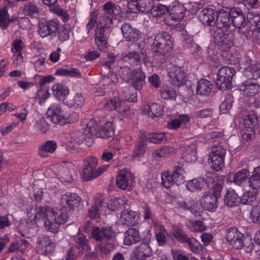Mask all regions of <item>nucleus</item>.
<instances>
[{"mask_svg":"<svg viewBox=\"0 0 260 260\" xmlns=\"http://www.w3.org/2000/svg\"><path fill=\"white\" fill-rule=\"evenodd\" d=\"M225 149L221 146L213 147L209 154V164L212 168L216 171L220 170L224 165Z\"/></svg>","mask_w":260,"mask_h":260,"instance_id":"1a4fd4ad","label":"nucleus"},{"mask_svg":"<svg viewBox=\"0 0 260 260\" xmlns=\"http://www.w3.org/2000/svg\"><path fill=\"white\" fill-rule=\"evenodd\" d=\"M81 201L80 197L75 193L67 192L60 199V206L62 208L71 210L79 205Z\"/></svg>","mask_w":260,"mask_h":260,"instance_id":"aec40b11","label":"nucleus"},{"mask_svg":"<svg viewBox=\"0 0 260 260\" xmlns=\"http://www.w3.org/2000/svg\"><path fill=\"white\" fill-rule=\"evenodd\" d=\"M166 135L167 133L162 132L150 133L147 135L146 138L151 143L158 144L166 140L167 137Z\"/></svg>","mask_w":260,"mask_h":260,"instance_id":"603ef678","label":"nucleus"},{"mask_svg":"<svg viewBox=\"0 0 260 260\" xmlns=\"http://www.w3.org/2000/svg\"><path fill=\"white\" fill-rule=\"evenodd\" d=\"M168 7L172 19L180 21L184 17L186 10L182 4L178 2H174Z\"/></svg>","mask_w":260,"mask_h":260,"instance_id":"bb28decb","label":"nucleus"},{"mask_svg":"<svg viewBox=\"0 0 260 260\" xmlns=\"http://www.w3.org/2000/svg\"><path fill=\"white\" fill-rule=\"evenodd\" d=\"M55 249V244L49 237L43 235L40 236L36 242V250L38 253L48 255Z\"/></svg>","mask_w":260,"mask_h":260,"instance_id":"9d476101","label":"nucleus"},{"mask_svg":"<svg viewBox=\"0 0 260 260\" xmlns=\"http://www.w3.org/2000/svg\"><path fill=\"white\" fill-rule=\"evenodd\" d=\"M230 16L231 14L223 10L216 14L217 29L214 31L212 41L222 51H226L234 45V34L228 30Z\"/></svg>","mask_w":260,"mask_h":260,"instance_id":"f257e3e1","label":"nucleus"},{"mask_svg":"<svg viewBox=\"0 0 260 260\" xmlns=\"http://www.w3.org/2000/svg\"><path fill=\"white\" fill-rule=\"evenodd\" d=\"M52 89L54 96L59 100H63L69 94V89L68 87L62 84H54Z\"/></svg>","mask_w":260,"mask_h":260,"instance_id":"79ce46f5","label":"nucleus"},{"mask_svg":"<svg viewBox=\"0 0 260 260\" xmlns=\"http://www.w3.org/2000/svg\"><path fill=\"white\" fill-rule=\"evenodd\" d=\"M105 109L109 111L116 110L119 113L125 116L131 113L129 106L120 101V98L118 97L108 100L105 104Z\"/></svg>","mask_w":260,"mask_h":260,"instance_id":"f8f14e48","label":"nucleus"},{"mask_svg":"<svg viewBox=\"0 0 260 260\" xmlns=\"http://www.w3.org/2000/svg\"><path fill=\"white\" fill-rule=\"evenodd\" d=\"M239 63L246 77L255 80L260 77V63L250 59H247L245 62L240 60Z\"/></svg>","mask_w":260,"mask_h":260,"instance_id":"9b49d317","label":"nucleus"},{"mask_svg":"<svg viewBox=\"0 0 260 260\" xmlns=\"http://www.w3.org/2000/svg\"><path fill=\"white\" fill-rule=\"evenodd\" d=\"M47 113L54 123L63 125L68 123V119L63 115L61 107L58 104L53 103L51 105Z\"/></svg>","mask_w":260,"mask_h":260,"instance_id":"f3484780","label":"nucleus"},{"mask_svg":"<svg viewBox=\"0 0 260 260\" xmlns=\"http://www.w3.org/2000/svg\"><path fill=\"white\" fill-rule=\"evenodd\" d=\"M118 98H120V101L123 102L125 103V101L135 102L137 101V94L134 93L130 94L127 88H126L125 90H123Z\"/></svg>","mask_w":260,"mask_h":260,"instance_id":"338daca9","label":"nucleus"},{"mask_svg":"<svg viewBox=\"0 0 260 260\" xmlns=\"http://www.w3.org/2000/svg\"><path fill=\"white\" fill-rule=\"evenodd\" d=\"M221 186L216 185L214 187L211 193H206L201 198L200 204L206 210L214 212L217 207L218 199L220 197Z\"/></svg>","mask_w":260,"mask_h":260,"instance_id":"0eeeda50","label":"nucleus"},{"mask_svg":"<svg viewBox=\"0 0 260 260\" xmlns=\"http://www.w3.org/2000/svg\"><path fill=\"white\" fill-rule=\"evenodd\" d=\"M140 239L139 231L136 229L130 228L125 233L124 244L131 245L137 243Z\"/></svg>","mask_w":260,"mask_h":260,"instance_id":"e433bc0d","label":"nucleus"},{"mask_svg":"<svg viewBox=\"0 0 260 260\" xmlns=\"http://www.w3.org/2000/svg\"><path fill=\"white\" fill-rule=\"evenodd\" d=\"M85 103V98L80 93H75L73 97L65 102V104L70 108L75 109L81 108Z\"/></svg>","mask_w":260,"mask_h":260,"instance_id":"58836bf2","label":"nucleus"},{"mask_svg":"<svg viewBox=\"0 0 260 260\" xmlns=\"http://www.w3.org/2000/svg\"><path fill=\"white\" fill-rule=\"evenodd\" d=\"M82 178L85 181H89L95 178V169L91 168L85 167L83 166Z\"/></svg>","mask_w":260,"mask_h":260,"instance_id":"774afa93","label":"nucleus"},{"mask_svg":"<svg viewBox=\"0 0 260 260\" xmlns=\"http://www.w3.org/2000/svg\"><path fill=\"white\" fill-rule=\"evenodd\" d=\"M91 235L97 241L110 239L114 237V233L110 227L100 228L98 226L93 228Z\"/></svg>","mask_w":260,"mask_h":260,"instance_id":"393cba45","label":"nucleus"},{"mask_svg":"<svg viewBox=\"0 0 260 260\" xmlns=\"http://www.w3.org/2000/svg\"><path fill=\"white\" fill-rule=\"evenodd\" d=\"M184 170L181 166H176L172 173L175 184L179 185L182 184L184 181Z\"/></svg>","mask_w":260,"mask_h":260,"instance_id":"09e8293b","label":"nucleus"},{"mask_svg":"<svg viewBox=\"0 0 260 260\" xmlns=\"http://www.w3.org/2000/svg\"><path fill=\"white\" fill-rule=\"evenodd\" d=\"M172 47L173 42L171 36L164 32L155 36L151 46V50L157 55H164L170 52Z\"/></svg>","mask_w":260,"mask_h":260,"instance_id":"20e7f679","label":"nucleus"},{"mask_svg":"<svg viewBox=\"0 0 260 260\" xmlns=\"http://www.w3.org/2000/svg\"><path fill=\"white\" fill-rule=\"evenodd\" d=\"M249 176V172L246 169H242L236 173L234 176L233 182L238 185H241L246 181Z\"/></svg>","mask_w":260,"mask_h":260,"instance_id":"3c124183","label":"nucleus"},{"mask_svg":"<svg viewBox=\"0 0 260 260\" xmlns=\"http://www.w3.org/2000/svg\"><path fill=\"white\" fill-rule=\"evenodd\" d=\"M231 17L233 23L236 27L240 28L245 26V17L240 10H232L231 12Z\"/></svg>","mask_w":260,"mask_h":260,"instance_id":"c9c22d12","label":"nucleus"},{"mask_svg":"<svg viewBox=\"0 0 260 260\" xmlns=\"http://www.w3.org/2000/svg\"><path fill=\"white\" fill-rule=\"evenodd\" d=\"M49 96V88L47 87L41 86L37 92L36 99L40 104L41 105Z\"/></svg>","mask_w":260,"mask_h":260,"instance_id":"bf43d9fd","label":"nucleus"},{"mask_svg":"<svg viewBox=\"0 0 260 260\" xmlns=\"http://www.w3.org/2000/svg\"><path fill=\"white\" fill-rule=\"evenodd\" d=\"M123 37L128 42H136L140 37L139 31L128 23H124L121 27Z\"/></svg>","mask_w":260,"mask_h":260,"instance_id":"b1692460","label":"nucleus"},{"mask_svg":"<svg viewBox=\"0 0 260 260\" xmlns=\"http://www.w3.org/2000/svg\"><path fill=\"white\" fill-rule=\"evenodd\" d=\"M211 86L212 85L208 80L202 79L198 81L197 92L198 94L207 95L211 90Z\"/></svg>","mask_w":260,"mask_h":260,"instance_id":"a18cd8bd","label":"nucleus"},{"mask_svg":"<svg viewBox=\"0 0 260 260\" xmlns=\"http://www.w3.org/2000/svg\"><path fill=\"white\" fill-rule=\"evenodd\" d=\"M256 194L254 191H245L240 198V203L244 205H250L255 201Z\"/></svg>","mask_w":260,"mask_h":260,"instance_id":"5fc2aeb1","label":"nucleus"},{"mask_svg":"<svg viewBox=\"0 0 260 260\" xmlns=\"http://www.w3.org/2000/svg\"><path fill=\"white\" fill-rule=\"evenodd\" d=\"M189 120L190 118L188 115H181L179 118L174 119L169 122L168 124V126L169 128L175 129L179 128L181 124H186Z\"/></svg>","mask_w":260,"mask_h":260,"instance_id":"49530a36","label":"nucleus"},{"mask_svg":"<svg viewBox=\"0 0 260 260\" xmlns=\"http://www.w3.org/2000/svg\"><path fill=\"white\" fill-rule=\"evenodd\" d=\"M196 147L192 144L186 147L183 151L182 158L188 162H194L197 160Z\"/></svg>","mask_w":260,"mask_h":260,"instance_id":"a19ab883","label":"nucleus"},{"mask_svg":"<svg viewBox=\"0 0 260 260\" xmlns=\"http://www.w3.org/2000/svg\"><path fill=\"white\" fill-rule=\"evenodd\" d=\"M103 198L102 197L95 199L93 204L89 209V216L92 219L100 217L101 211L104 208L102 206Z\"/></svg>","mask_w":260,"mask_h":260,"instance_id":"473e14b6","label":"nucleus"},{"mask_svg":"<svg viewBox=\"0 0 260 260\" xmlns=\"http://www.w3.org/2000/svg\"><path fill=\"white\" fill-rule=\"evenodd\" d=\"M174 152V148L173 147L166 146L155 150L153 155L157 157L161 158L167 157Z\"/></svg>","mask_w":260,"mask_h":260,"instance_id":"4d7b16f0","label":"nucleus"},{"mask_svg":"<svg viewBox=\"0 0 260 260\" xmlns=\"http://www.w3.org/2000/svg\"><path fill=\"white\" fill-rule=\"evenodd\" d=\"M162 184L166 188H169L174 184L175 181L172 176V173L169 172H165L161 174Z\"/></svg>","mask_w":260,"mask_h":260,"instance_id":"680f3d73","label":"nucleus"},{"mask_svg":"<svg viewBox=\"0 0 260 260\" xmlns=\"http://www.w3.org/2000/svg\"><path fill=\"white\" fill-rule=\"evenodd\" d=\"M160 95L162 99L165 100L175 99L176 93L172 88L164 86L161 90Z\"/></svg>","mask_w":260,"mask_h":260,"instance_id":"0e129e2a","label":"nucleus"},{"mask_svg":"<svg viewBox=\"0 0 260 260\" xmlns=\"http://www.w3.org/2000/svg\"><path fill=\"white\" fill-rule=\"evenodd\" d=\"M142 111L143 114L154 118L158 117L163 114L164 108L160 104L153 103L144 105L142 107Z\"/></svg>","mask_w":260,"mask_h":260,"instance_id":"5701e85b","label":"nucleus"},{"mask_svg":"<svg viewBox=\"0 0 260 260\" xmlns=\"http://www.w3.org/2000/svg\"><path fill=\"white\" fill-rule=\"evenodd\" d=\"M152 255V250L149 244L142 243L134 250L132 257L133 260H144Z\"/></svg>","mask_w":260,"mask_h":260,"instance_id":"4be33fe9","label":"nucleus"},{"mask_svg":"<svg viewBox=\"0 0 260 260\" xmlns=\"http://www.w3.org/2000/svg\"><path fill=\"white\" fill-rule=\"evenodd\" d=\"M186 188L191 192L200 191L208 186L207 180L202 177H198L188 181L186 183Z\"/></svg>","mask_w":260,"mask_h":260,"instance_id":"c85d7f7f","label":"nucleus"},{"mask_svg":"<svg viewBox=\"0 0 260 260\" xmlns=\"http://www.w3.org/2000/svg\"><path fill=\"white\" fill-rule=\"evenodd\" d=\"M57 148L56 143L49 140L42 144L39 148V155L42 158L47 157L49 154L53 153Z\"/></svg>","mask_w":260,"mask_h":260,"instance_id":"2f4dec72","label":"nucleus"},{"mask_svg":"<svg viewBox=\"0 0 260 260\" xmlns=\"http://www.w3.org/2000/svg\"><path fill=\"white\" fill-rule=\"evenodd\" d=\"M104 14L100 20L103 27L109 28L112 24L113 19H116L117 11L115 6L111 2H108L104 5Z\"/></svg>","mask_w":260,"mask_h":260,"instance_id":"4468645a","label":"nucleus"},{"mask_svg":"<svg viewBox=\"0 0 260 260\" xmlns=\"http://www.w3.org/2000/svg\"><path fill=\"white\" fill-rule=\"evenodd\" d=\"M155 236L158 245L159 246H164L167 242L166 231L165 228L160 225L155 224Z\"/></svg>","mask_w":260,"mask_h":260,"instance_id":"37998d69","label":"nucleus"},{"mask_svg":"<svg viewBox=\"0 0 260 260\" xmlns=\"http://www.w3.org/2000/svg\"><path fill=\"white\" fill-rule=\"evenodd\" d=\"M117 81V75L112 72H110L107 75L103 76L100 83L103 86L104 91H102L100 95H103L105 92L109 91V89H112Z\"/></svg>","mask_w":260,"mask_h":260,"instance_id":"c756f323","label":"nucleus"},{"mask_svg":"<svg viewBox=\"0 0 260 260\" xmlns=\"http://www.w3.org/2000/svg\"><path fill=\"white\" fill-rule=\"evenodd\" d=\"M247 18L250 24V31L253 34L260 28V15L257 13L249 12L247 15Z\"/></svg>","mask_w":260,"mask_h":260,"instance_id":"ea45409f","label":"nucleus"},{"mask_svg":"<svg viewBox=\"0 0 260 260\" xmlns=\"http://www.w3.org/2000/svg\"><path fill=\"white\" fill-rule=\"evenodd\" d=\"M53 217L50 220L46 221L47 231L56 233L58 231L60 224H64L68 220L69 216L66 209L62 208L55 211L54 209L52 211Z\"/></svg>","mask_w":260,"mask_h":260,"instance_id":"6e6552de","label":"nucleus"},{"mask_svg":"<svg viewBox=\"0 0 260 260\" xmlns=\"http://www.w3.org/2000/svg\"><path fill=\"white\" fill-rule=\"evenodd\" d=\"M150 11L153 17H159L169 12V8L165 5L158 4L155 6H152Z\"/></svg>","mask_w":260,"mask_h":260,"instance_id":"8fccbe9b","label":"nucleus"},{"mask_svg":"<svg viewBox=\"0 0 260 260\" xmlns=\"http://www.w3.org/2000/svg\"><path fill=\"white\" fill-rule=\"evenodd\" d=\"M97 125L94 120H91L86 125V134L88 137L96 136L104 139L112 137L114 135L113 124L107 122L104 124L101 128L96 129Z\"/></svg>","mask_w":260,"mask_h":260,"instance_id":"39448f33","label":"nucleus"},{"mask_svg":"<svg viewBox=\"0 0 260 260\" xmlns=\"http://www.w3.org/2000/svg\"><path fill=\"white\" fill-rule=\"evenodd\" d=\"M53 209L48 206H37L35 209V215L34 217H32L33 214L31 215H28L29 217L31 218V220L34 219L36 221H39L42 220L44 222L45 228L47 230V226L46 224V221L50 220V218L53 217L52 211ZM29 213H28L29 215Z\"/></svg>","mask_w":260,"mask_h":260,"instance_id":"2eb2a0df","label":"nucleus"},{"mask_svg":"<svg viewBox=\"0 0 260 260\" xmlns=\"http://www.w3.org/2000/svg\"><path fill=\"white\" fill-rule=\"evenodd\" d=\"M86 126L84 128V132L78 131L74 133L72 136L71 143L81 144L83 143L86 138H90L92 137H88L86 134L85 130Z\"/></svg>","mask_w":260,"mask_h":260,"instance_id":"13d9d810","label":"nucleus"},{"mask_svg":"<svg viewBox=\"0 0 260 260\" xmlns=\"http://www.w3.org/2000/svg\"><path fill=\"white\" fill-rule=\"evenodd\" d=\"M59 26L57 19L50 20L47 23L40 22L38 24V33L42 38L46 37L56 31Z\"/></svg>","mask_w":260,"mask_h":260,"instance_id":"412c9836","label":"nucleus"},{"mask_svg":"<svg viewBox=\"0 0 260 260\" xmlns=\"http://www.w3.org/2000/svg\"><path fill=\"white\" fill-rule=\"evenodd\" d=\"M127 199L124 197L111 199L107 204L108 208L111 211H115L127 204Z\"/></svg>","mask_w":260,"mask_h":260,"instance_id":"de8ad7c7","label":"nucleus"},{"mask_svg":"<svg viewBox=\"0 0 260 260\" xmlns=\"http://www.w3.org/2000/svg\"><path fill=\"white\" fill-rule=\"evenodd\" d=\"M139 218V216L137 212L132 210H124L118 217L117 223L121 225H133L138 222Z\"/></svg>","mask_w":260,"mask_h":260,"instance_id":"6ab92c4d","label":"nucleus"},{"mask_svg":"<svg viewBox=\"0 0 260 260\" xmlns=\"http://www.w3.org/2000/svg\"><path fill=\"white\" fill-rule=\"evenodd\" d=\"M105 27L101 25V27L97 29L95 34V43L99 50H105L108 47L107 42L105 37Z\"/></svg>","mask_w":260,"mask_h":260,"instance_id":"72a5a7b5","label":"nucleus"},{"mask_svg":"<svg viewBox=\"0 0 260 260\" xmlns=\"http://www.w3.org/2000/svg\"><path fill=\"white\" fill-rule=\"evenodd\" d=\"M18 18L15 16H10L8 13L7 7L0 9V28L2 29H6L10 24L17 21Z\"/></svg>","mask_w":260,"mask_h":260,"instance_id":"7c9ffc66","label":"nucleus"},{"mask_svg":"<svg viewBox=\"0 0 260 260\" xmlns=\"http://www.w3.org/2000/svg\"><path fill=\"white\" fill-rule=\"evenodd\" d=\"M40 9L35 4L31 3L26 4L23 9V12L25 15L35 16L39 12Z\"/></svg>","mask_w":260,"mask_h":260,"instance_id":"052dcab7","label":"nucleus"},{"mask_svg":"<svg viewBox=\"0 0 260 260\" xmlns=\"http://www.w3.org/2000/svg\"><path fill=\"white\" fill-rule=\"evenodd\" d=\"M123 61L133 65H137L140 61V56L137 52H128L122 55Z\"/></svg>","mask_w":260,"mask_h":260,"instance_id":"864d4df0","label":"nucleus"},{"mask_svg":"<svg viewBox=\"0 0 260 260\" xmlns=\"http://www.w3.org/2000/svg\"><path fill=\"white\" fill-rule=\"evenodd\" d=\"M146 143L145 141L140 140L138 141L134 148L133 155L135 157L139 158L143 155L145 151Z\"/></svg>","mask_w":260,"mask_h":260,"instance_id":"e2e57ef3","label":"nucleus"},{"mask_svg":"<svg viewBox=\"0 0 260 260\" xmlns=\"http://www.w3.org/2000/svg\"><path fill=\"white\" fill-rule=\"evenodd\" d=\"M235 120L239 122L243 121L244 127L251 129H254L255 126L258 124V120L255 114L245 110L239 111Z\"/></svg>","mask_w":260,"mask_h":260,"instance_id":"dca6fc26","label":"nucleus"},{"mask_svg":"<svg viewBox=\"0 0 260 260\" xmlns=\"http://www.w3.org/2000/svg\"><path fill=\"white\" fill-rule=\"evenodd\" d=\"M171 84L177 87L184 85L186 82L185 72L178 67H173L168 73Z\"/></svg>","mask_w":260,"mask_h":260,"instance_id":"a211bd4d","label":"nucleus"},{"mask_svg":"<svg viewBox=\"0 0 260 260\" xmlns=\"http://www.w3.org/2000/svg\"><path fill=\"white\" fill-rule=\"evenodd\" d=\"M171 235L181 243H185L188 237L180 228L175 225L173 226Z\"/></svg>","mask_w":260,"mask_h":260,"instance_id":"6e6d98bb","label":"nucleus"},{"mask_svg":"<svg viewBox=\"0 0 260 260\" xmlns=\"http://www.w3.org/2000/svg\"><path fill=\"white\" fill-rule=\"evenodd\" d=\"M134 175L127 170L120 171L117 176L116 183L121 189L131 190L134 182Z\"/></svg>","mask_w":260,"mask_h":260,"instance_id":"ddd939ff","label":"nucleus"},{"mask_svg":"<svg viewBox=\"0 0 260 260\" xmlns=\"http://www.w3.org/2000/svg\"><path fill=\"white\" fill-rule=\"evenodd\" d=\"M119 75L122 80L132 83L138 90L142 88L145 84L146 76L140 68L132 70L127 67H121L119 71Z\"/></svg>","mask_w":260,"mask_h":260,"instance_id":"7ed1b4c3","label":"nucleus"},{"mask_svg":"<svg viewBox=\"0 0 260 260\" xmlns=\"http://www.w3.org/2000/svg\"><path fill=\"white\" fill-rule=\"evenodd\" d=\"M240 90L243 92V94L253 96L259 92L260 86L256 82L248 80L241 84Z\"/></svg>","mask_w":260,"mask_h":260,"instance_id":"a878e982","label":"nucleus"},{"mask_svg":"<svg viewBox=\"0 0 260 260\" xmlns=\"http://www.w3.org/2000/svg\"><path fill=\"white\" fill-rule=\"evenodd\" d=\"M109 242L106 245L104 244H97L95 250L98 253L107 254L113 251L115 248V244L113 239H108Z\"/></svg>","mask_w":260,"mask_h":260,"instance_id":"c03bdc74","label":"nucleus"},{"mask_svg":"<svg viewBox=\"0 0 260 260\" xmlns=\"http://www.w3.org/2000/svg\"><path fill=\"white\" fill-rule=\"evenodd\" d=\"M200 18L203 24L213 26L216 23V14L213 9L205 8L201 11Z\"/></svg>","mask_w":260,"mask_h":260,"instance_id":"cd10ccee","label":"nucleus"},{"mask_svg":"<svg viewBox=\"0 0 260 260\" xmlns=\"http://www.w3.org/2000/svg\"><path fill=\"white\" fill-rule=\"evenodd\" d=\"M185 243L188 244L191 251L196 254H199L200 252L205 255L207 253V249L194 238L188 237Z\"/></svg>","mask_w":260,"mask_h":260,"instance_id":"f704fd0d","label":"nucleus"},{"mask_svg":"<svg viewBox=\"0 0 260 260\" xmlns=\"http://www.w3.org/2000/svg\"><path fill=\"white\" fill-rule=\"evenodd\" d=\"M226 239L229 244L236 249L245 248L247 251L252 249L251 239L245 237L237 228H232L227 230Z\"/></svg>","mask_w":260,"mask_h":260,"instance_id":"f03ea898","label":"nucleus"},{"mask_svg":"<svg viewBox=\"0 0 260 260\" xmlns=\"http://www.w3.org/2000/svg\"><path fill=\"white\" fill-rule=\"evenodd\" d=\"M224 202L227 206L234 207L240 202V198L234 189L230 188L227 190L224 196Z\"/></svg>","mask_w":260,"mask_h":260,"instance_id":"4c0bfd02","label":"nucleus"},{"mask_svg":"<svg viewBox=\"0 0 260 260\" xmlns=\"http://www.w3.org/2000/svg\"><path fill=\"white\" fill-rule=\"evenodd\" d=\"M235 74L236 71L233 67L224 66L221 68L217 73L215 81L217 88L221 90L231 89Z\"/></svg>","mask_w":260,"mask_h":260,"instance_id":"423d86ee","label":"nucleus"},{"mask_svg":"<svg viewBox=\"0 0 260 260\" xmlns=\"http://www.w3.org/2000/svg\"><path fill=\"white\" fill-rule=\"evenodd\" d=\"M232 97L228 95L225 97V99L223 101L220 106L219 109L221 113H227L232 107Z\"/></svg>","mask_w":260,"mask_h":260,"instance_id":"69168bd1","label":"nucleus"}]
</instances>
